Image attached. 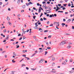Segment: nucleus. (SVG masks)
I'll use <instances>...</instances> for the list:
<instances>
[{
  "instance_id": "obj_1",
  "label": "nucleus",
  "mask_w": 74,
  "mask_h": 74,
  "mask_svg": "<svg viewBox=\"0 0 74 74\" xmlns=\"http://www.w3.org/2000/svg\"><path fill=\"white\" fill-rule=\"evenodd\" d=\"M33 4V3H32V2H30L29 3H26V4L27 6H28V5H30V4Z\"/></svg>"
},
{
  "instance_id": "obj_2",
  "label": "nucleus",
  "mask_w": 74,
  "mask_h": 74,
  "mask_svg": "<svg viewBox=\"0 0 74 74\" xmlns=\"http://www.w3.org/2000/svg\"><path fill=\"white\" fill-rule=\"evenodd\" d=\"M65 44H66L65 42L64 41H62L61 43L60 44V45H64Z\"/></svg>"
},
{
  "instance_id": "obj_3",
  "label": "nucleus",
  "mask_w": 74,
  "mask_h": 74,
  "mask_svg": "<svg viewBox=\"0 0 74 74\" xmlns=\"http://www.w3.org/2000/svg\"><path fill=\"white\" fill-rule=\"evenodd\" d=\"M51 71L53 73H55L56 72V70H55V69H52V71Z\"/></svg>"
},
{
  "instance_id": "obj_4",
  "label": "nucleus",
  "mask_w": 74,
  "mask_h": 74,
  "mask_svg": "<svg viewBox=\"0 0 74 74\" xmlns=\"http://www.w3.org/2000/svg\"><path fill=\"white\" fill-rule=\"evenodd\" d=\"M45 11L47 14H49L51 12V11L49 10H46Z\"/></svg>"
},
{
  "instance_id": "obj_5",
  "label": "nucleus",
  "mask_w": 74,
  "mask_h": 74,
  "mask_svg": "<svg viewBox=\"0 0 74 74\" xmlns=\"http://www.w3.org/2000/svg\"><path fill=\"white\" fill-rule=\"evenodd\" d=\"M74 72V70H72L71 71L68 72V73H69V74H72V73H73Z\"/></svg>"
},
{
  "instance_id": "obj_6",
  "label": "nucleus",
  "mask_w": 74,
  "mask_h": 74,
  "mask_svg": "<svg viewBox=\"0 0 74 74\" xmlns=\"http://www.w3.org/2000/svg\"><path fill=\"white\" fill-rule=\"evenodd\" d=\"M59 24V22H54L53 23V24L54 25H58Z\"/></svg>"
},
{
  "instance_id": "obj_7",
  "label": "nucleus",
  "mask_w": 74,
  "mask_h": 74,
  "mask_svg": "<svg viewBox=\"0 0 74 74\" xmlns=\"http://www.w3.org/2000/svg\"><path fill=\"white\" fill-rule=\"evenodd\" d=\"M43 61H44L43 59L40 60L39 61V63H42V62H43Z\"/></svg>"
},
{
  "instance_id": "obj_8",
  "label": "nucleus",
  "mask_w": 74,
  "mask_h": 74,
  "mask_svg": "<svg viewBox=\"0 0 74 74\" xmlns=\"http://www.w3.org/2000/svg\"><path fill=\"white\" fill-rule=\"evenodd\" d=\"M9 38V35H8L7 36V37L5 38V40H8Z\"/></svg>"
},
{
  "instance_id": "obj_9",
  "label": "nucleus",
  "mask_w": 74,
  "mask_h": 74,
  "mask_svg": "<svg viewBox=\"0 0 74 74\" xmlns=\"http://www.w3.org/2000/svg\"><path fill=\"white\" fill-rule=\"evenodd\" d=\"M22 7L23 9H25V7H26V5H23V6H22Z\"/></svg>"
},
{
  "instance_id": "obj_10",
  "label": "nucleus",
  "mask_w": 74,
  "mask_h": 74,
  "mask_svg": "<svg viewBox=\"0 0 74 74\" xmlns=\"http://www.w3.org/2000/svg\"><path fill=\"white\" fill-rule=\"evenodd\" d=\"M40 30H41V31H40V32H43V30H42V29L40 28L39 29V31H40Z\"/></svg>"
},
{
  "instance_id": "obj_11",
  "label": "nucleus",
  "mask_w": 74,
  "mask_h": 74,
  "mask_svg": "<svg viewBox=\"0 0 74 74\" xmlns=\"http://www.w3.org/2000/svg\"><path fill=\"white\" fill-rule=\"evenodd\" d=\"M7 20L8 21H10V18L8 17V16H7Z\"/></svg>"
},
{
  "instance_id": "obj_12",
  "label": "nucleus",
  "mask_w": 74,
  "mask_h": 74,
  "mask_svg": "<svg viewBox=\"0 0 74 74\" xmlns=\"http://www.w3.org/2000/svg\"><path fill=\"white\" fill-rule=\"evenodd\" d=\"M52 16H54L53 15V14H52V15H50L49 17L50 18H52Z\"/></svg>"
},
{
  "instance_id": "obj_13",
  "label": "nucleus",
  "mask_w": 74,
  "mask_h": 74,
  "mask_svg": "<svg viewBox=\"0 0 74 74\" xmlns=\"http://www.w3.org/2000/svg\"><path fill=\"white\" fill-rule=\"evenodd\" d=\"M55 60V58L54 57H53L52 58L51 60L52 61H54Z\"/></svg>"
},
{
  "instance_id": "obj_14",
  "label": "nucleus",
  "mask_w": 74,
  "mask_h": 74,
  "mask_svg": "<svg viewBox=\"0 0 74 74\" xmlns=\"http://www.w3.org/2000/svg\"><path fill=\"white\" fill-rule=\"evenodd\" d=\"M65 25L66 24L64 23H62V27H64V25Z\"/></svg>"
},
{
  "instance_id": "obj_15",
  "label": "nucleus",
  "mask_w": 74,
  "mask_h": 74,
  "mask_svg": "<svg viewBox=\"0 0 74 74\" xmlns=\"http://www.w3.org/2000/svg\"><path fill=\"white\" fill-rule=\"evenodd\" d=\"M22 66V67H23V66H26V65H25V64H22L21 65Z\"/></svg>"
},
{
  "instance_id": "obj_16",
  "label": "nucleus",
  "mask_w": 74,
  "mask_h": 74,
  "mask_svg": "<svg viewBox=\"0 0 74 74\" xmlns=\"http://www.w3.org/2000/svg\"><path fill=\"white\" fill-rule=\"evenodd\" d=\"M35 25H36V27H37L38 26V25H37V23H35Z\"/></svg>"
},
{
  "instance_id": "obj_17",
  "label": "nucleus",
  "mask_w": 74,
  "mask_h": 74,
  "mask_svg": "<svg viewBox=\"0 0 74 74\" xmlns=\"http://www.w3.org/2000/svg\"><path fill=\"white\" fill-rule=\"evenodd\" d=\"M38 11V12L39 13L41 12V9H40V8H39Z\"/></svg>"
},
{
  "instance_id": "obj_18",
  "label": "nucleus",
  "mask_w": 74,
  "mask_h": 74,
  "mask_svg": "<svg viewBox=\"0 0 74 74\" xmlns=\"http://www.w3.org/2000/svg\"><path fill=\"white\" fill-rule=\"evenodd\" d=\"M12 63H15V62H16L15 61H14V59L12 60Z\"/></svg>"
},
{
  "instance_id": "obj_19",
  "label": "nucleus",
  "mask_w": 74,
  "mask_h": 74,
  "mask_svg": "<svg viewBox=\"0 0 74 74\" xmlns=\"http://www.w3.org/2000/svg\"><path fill=\"white\" fill-rule=\"evenodd\" d=\"M16 47H16V48H19V45H16Z\"/></svg>"
},
{
  "instance_id": "obj_20",
  "label": "nucleus",
  "mask_w": 74,
  "mask_h": 74,
  "mask_svg": "<svg viewBox=\"0 0 74 74\" xmlns=\"http://www.w3.org/2000/svg\"><path fill=\"white\" fill-rule=\"evenodd\" d=\"M62 64H66V62H64L62 63Z\"/></svg>"
},
{
  "instance_id": "obj_21",
  "label": "nucleus",
  "mask_w": 74,
  "mask_h": 74,
  "mask_svg": "<svg viewBox=\"0 0 74 74\" xmlns=\"http://www.w3.org/2000/svg\"><path fill=\"white\" fill-rule=\"evenodd\" d=\"M3 32L4 33H6V32H7V30L6 29H5L3 31Z\"/></svg>"
},
{
  "instance_id": "obj_22",
  "label": "nucleus",
  "mask_w": 74,
  "mask_h": 74,
  "mask_svg": "<svg viewBox=\"0 0 74 74\" xmlns=\"http://www.w3.org/2000/svg\"><path fill=\"white\" fill-rule=\"evenodd\" d=\"M71 46H68L67 48L68 49H70V48H71Z\"/></svg>"
},
{
  "instance_id": "obj_23",
  "label": "nucleus",
  "mask_w": 74,
  "mask_h": 74,
  "mask_svg": "<svg viewBox=\"0 0 74 74\" xmlns=\"http://www.w3.org/2000/svg\"><path fill=\"white\" fill-rule=\"evenodd\" d=\"M73 62V59H71L70 60V62Z\"/></svg>"
},
{
  "instance_id": "obj_24",
  "label": "nucleus",
  "mask_w": 74,
  "mask_h": 74,
  "mask_svg": "<svg viewBox=\"0 0 74 74\" xmlns=\"http://www.w3.org/2000/svg\"><path fill=\"white\" fill-rule=\"evenodd\" d=\"M45 55H46L47 54V53H48V52H47V51H45Z\"/></svg>"
},
{
  "instance_id": "obj_25",
  "label": "nucleus",
  "mask_w": 74,
  "mask_h": 74,
  "mask_svg": "<svg viewBox=\"0 0 74 74\" xmlns=\"http://www.w3.org/2000/svg\"><path fill=\"white\" fill-rule=\"evenodd\" d=\"M58 12H62V13H63V11H58Z\"/></svg>"
},
{
  "instance_id": "obj_26",
  "label": "nucleus",
  "mask_w": 74,
  "mask_h": 74,
  "mask_svg": "<svg viewBox=\"0 0 74 74\" xmlns=\"http://www.w3.org/2000/svg\"><path fill=\"white\" fill-rule=\"evenodd\" d=\"M46 44H47V46H48V45H49L48 42H46Z\"/></svg>"
},
{
  "instance_id": "obj_27",
  "label": "nucleus",
  "mask_w": 74,
  "mask_h": 74,
  "mask_svg": "<svg viewBox=\"0 0 74 74\" xmlns=\"http://www.w3.org/2000/svg\"><path fill=\"white\" fill-rule=\"evenodd\" d=\"M47 48L48 49H51V48L49 47H47Z\"/></svg>"
},
{
  "instance_id": "obj_28",
  "label": "nucleus",
  "mask_w": 74,
  "mask_h": 74,
  "mask_svg": "<svg viewBox=\"0 0 74 74\" xmlns=\"http://www.w3.org/2000/svg\"><path fill=\"white\" fill-rule=\"evenodd\" d=\"M48 32V31L47 30L44 31V33H47V32Z\"/></svg>"
},
{
  "instance_id": "obj_29",
  "label": "nucleus",
  "mask_w": 74,
  "mask_h": 74,
  "mask_svg": "<svg viewBox=\"0 0 74 74\" xmlns=\"http://www.w3.org/2000/svg\"><path fill=\"white\" fill-rule=\"evenodd\" d=\"M68 6H69V7H71V4H70V3H69L68 4Z\"/></svg>"
},
{
  "instance_id": "obj_30",
  "label": "nucleus",
  "mask_w": 74,
  "mask_h": 74,
  "mask_svg": "<svg viewBox=\"0 0 74 74\" xmlns=\"http://www.w3.org/2000/svg\"><path fill=\"white\" fill-rule=\"evenodd\" d=\"M33 17V18L34 19H35V18H36V16H34Z\"/></svg>"
},
{
  "instance_id": "obj_31",
  "label": "nucleus",
  "mask_w": 74,
  "mask_h": 74,
  "mask_svg": "<svg viewBox=\"0 0 74 74\" xmlns=\"http://www.w3.org/2000/svg\"><path fill=\"white\" fill-rule=\"evenodd\" d=\"M55 62H53V63L52 64V66H55Z\"/></svg>"
},
{
  "instance_id": "obj_32",
  "label": "nucleus",
  "mask_w": 74,
  "mask_h": 74,
  "mask_svg": "<svg viewBox=\"0 0 74 74\" xmlns=\"http://www.w3.org/2000/svg\"><path fill=\"white\" fill-rule=\"evenodd\" d=\"M20 16H21V15H20V14H18V15H17V17H18V18H19V17Z\"/></svg>"
},
{
  "instance_id": "obj_33",
  "label": "nucleus",
  "mask_w": 74,
  "mask_h": 74,
  "mask_svg": "<svg viewBox=\"0 0 74 74\" xmlns=\"http://www.w3.org/2000/svg\"><path fill=\"white\" fill-rule=\"evenodd\" d=\"M18 0V1L17 2L18 3H20V2H21V0Z\"/></svg>"
},
{
  "instance_id": "obj_34",
  "label": "nucleus",
  "mask_w": 74,
  "mask_h": 74,
  "mask_svg": "<svg viewBox=\"0 0 74 74\" xmlns=\"http://www.w3.org/2000/svg\"><path fill=\"white\" fill-rule=\"evenodd\" d=\"M48 38H51V36H49L48 37Z\"/></svg>"
},
{
  "instance_id": "obj_35",
  "label": "nucleus",
  "mask_w": 74,
  "mask_h": 74,
  "mask_svg": "<svg viewBox=\"0 0 74 74\" xmlns=\"http://www.w3.org/2000/svg\"><path fill=\"white\" fill-rule=\"evenodd\" d=\"M71 21V19H69L68 20V21H69V22H70Z\"/></svg>"
},
{
  "instance_id": "obj_36",
  "label": "nucleus",
  "mask_w": 74,
  "mask_h": 74,
  "mask_svg": "<svg viewBox=\"0 0 74 74\" xmlns=\"http://www.w3.org/2000/svg\"><path fill=\"white\" fill-rule=\"evenodd\" d=\"M25 58L26 59H27V60H30V59H29V58L28 57H25Z\"/></svg>"
},
{
  "instance_id": "obj_37",
  "label": "nucleus",
  "mask_w": 74,
  "mask_h": 74,
  "mask_svg": "<svg viewBox=\"0 0 74 74\" xmlns=\"http://www.w3.org/2000/svg\"><path fill=\"white\" fill-rule=\"evenodd\" d=\"M40 20L41 21H43V19H42V18H40Z\"/></svg>"
},
{
  "instance_id": "obj_38",
  "label": "nucleus",
  "mask_w": 74,
  "mask_h": 74,
  "mask_svg": "<svg viewBox=\"0 0 74 74\" xmlns=\"http://www.w3.org/2000/svg\"><path fill=\"white\" fill-rule=\"evenodd\" d=\"M8 11H11V9H10V8H8Z\"/></svg>"
},
{
  "instance_id": "obj_39",
  "label": "nucleus",
  "mask_w": 74,
  "mask_h": 74,
  "mask_svg": "<svg viewBox=\"0 0 74 74\" xmlns=\"http://www.w3.org/2000/svg\"><path fill=\"white\" fill-rule=\"evenodd\" d=\"M23 40H24V39H25V38H26V37H25V36H23Z\"/></svg>"
},
{
  "instance_id": "obj_40",
  "label": "nucleus",
  "mask_w": 74,
  "mask_h": 74,
  "mask_svg": "<svg viewBox=\"0 0 74 74\" xmlns=\"http://www.w3.org/2000/svg\"><path fill=\"white\" fill-rule=\"evenodd\" d=\"M39 52L40 53H42V50H40L39 51Z\"/></svg>"
},
{
  "instance_id": "obj_41",
  "label": "nucleus",
  "mask_w": 74,
  "mask_h": 74,
  "mask_svg": "<svg viewBox=\"0 0 74 74\" xmlns=\"http://www.w3.org/2000/svg\"><path fill=\"white\" fill-rule=\"evenodd\" d=\"M65 15H67V14H68V12H65Z\"/></svg>"
},
{
  "instance_id": "obj_42",
  "label": "nucleus",
  "mask_w": 74,
  "mask_h": 74,
  "mask_svg": "<svg viewBox=\"0 0 74 74\" xmlns=\"http://www.w3.org/2000/svg\"><path fill=\"white\" fill-rule=\"evenodd\" d=\"M42 15H43V14H42V13H41V14L40 15V17H41V16Z\"/></svg>"
},
{
  "instance_id": "obj_43",
  "label": "nucleus",
  "mask_w": 74,
  "mask_h": 74,
  "mask_svg": "<svg viewBox=\"0 0 74 74\" xmlns=\"http://www.w3.org/2000/svg\"><path fill=\"white\" fill-rule=\"evenodd\" d=\"M43 19L44 20H47V18H45V17H44L43 18Z\"/></svg>"
},
{
  "instance_id": "obj_44",
  "label": "nucleus",
  "mask_w": 74,
  "mask_h": 74,
  "mask_svg": "<svg viewBox=\"0 0 74 74\" xmlns=\"http://www.w3.org/2000/svg\"><path fill=\"white\" fill-rule=\"evenodd\" d=\"M23 32L24 34H25V32H26V31H23Z\"/></svg>"
},
{
  "instance_id": "obj_45",
  "label": "nucleus",
  "mask_w": 74,
  "mask_h": 74,
  "mask_svg": "<svg viewBox=\"0 0 74 74\" xmlns=\"http://www.w3.org/2000/svg\"><path fill=\"white\" fill-rule=\"evenodd\" d=\"M26 55H23V56H24V57H25V58H26Z\"/></svg>"
},
{
  "instance_id": "obj_46",
  "label": "nucleus",
  "mask_w": 74,
  "mask_h": 74,
  "mask_svg": "<svg viewBox=\"0 0 74 74\" xmlns=\"http://www.w3.org/2000/svg\"><path fill=\"white\" fill-rule=\"evenodd\" d=\"M64 0V1H65V2H66V3H67L69 0Z\"/></svg>"
},
{
  "instance_id": "obj_47",
  "label": "nucleus",
  "mask_w": 74,
  "mask_h": 74,
  "mask_svg": "<svg viewBox=\"0 0 74 74\" xmlns=\"http://www.w3.org/2000/svg\"><path fill=\"white\" fill-rule=\"evenodd\" d=\"M53 26V24H51L50 25V26Z\"/></svg>"
},
{
  "instance_id": "obj_48",
  "label": "nucleus",
  "mask_w": 74,
  "mask_h": 74,
  "mask_svg": "<svg viewBox=\"0 0 74 74\" xmlns=\"http://www.w3.org/2000/svg\"><path fill=\"white\" fill-rule=\"evenodd\" d=\"M58 5L59 7L61 6V4H58Z\"/></svg>"
},
{
  "instance_id": "obj_49",
  "label": "nucleus",
  "mask_w": 74,
  "mask_h": 74,
  "mask_svg": "<svg viewBox=\"0 0 74 74\" xmlns=\"http://www.w3.org/2000/svg\"><path fill=\"white\" fill-rule=\"evenodd\" d=\"M63 5L64 6V7H66V6L67 5V4H64Z\"/></svg>"
},
{
  "instance_id": "obj_50",
  "label": "nucleus",
  "mask_w": 74,
  "mask_h": 74,
  "mask_svg": "<svg viewBox=\"0 0 74 74\" xmlns=\"http://www.w3.org/2000/svg\"><path fill=\"white\" fill-rule=\"evenodd\" d=\"M47 23L48 25L49 24V21H48L47 22Z\"/></svg>"
},
{
  "instance_id": "obj_51",
  "label": "nucleus",
  "mask_w": 74,
  "mask_h": 74,
  "mask_svg": "<svg viewBox=\"0 0 74 74\" xmlns=\"http://www.w3.org/2000/svg\"><path fill=\"white\" fill-rule=\"evenodd\" d=\"M37 5H38V6H39V5H40V4H39V3H38L37 4Z\"/></svg>"
},
{
  "instance_id": "obj_52",
  "label": "nucleus",
  "mask_w": 74,
  "mask_h": 74,
  "mask_svg": "<svg viewBox=\"0 0 74 74\" xmlns=\"http://www.w3.org/2000/svg\"><path fill=\"white\" fill-rule=\"evenodd\" d=\"M22 39V38L21 37L19 39V40H21Z\"/></svg>"
},
{
  "instance_id": "obj_53",
  "label": "nucleus",
  "mask_w": 74,
  "mask_h": 74,
  "mask_svg": "<svg viewBox=\"0 0 74 74\" xmlns=\"http://www.w3.org/2000/svg\"><path fill=\"white\" fill-rule=\"evenodd\" d=\"M26 69L27 70H29V68L27 67H26Z\"/></svg>"
},
{
  "instance_id": "obj_54",
  "label": "nucleus",
  "mask_w": 74,
  "mask_h": 74,
  "mask_svg": "<svg viewBox=\"0 0 74 74\" xmlns=\"http://www.w3.org/2000/svg\"><path fill=\"white\" fill-rule=\"evenodd\" d=\"M47 16H49V14H47L46 15Z\"/></svg>"
},
{
  "instance_id": "obj_55",
  "label": "nucleus",
  "mask_w": 74,
  "mask_h": 74,
  "mask_svg": "<svg viewBox=\"0 0 74 74\" xmlns=\"http://www.w3.org/2000/svg\"><path fill=\"white\" fill-rule=\"evenodd\" d=\"M2 4H3V3L1 2H0V5H2Z\"/></svg>"
},
{
  "instance_id": "obj_56",
  "label": "nucleus",
  "mask_w": 74,
  "mask_h": 74,
  "mask_svg": "<svg viewBox=\"0 0 74 74\" xmlns=\"http://www.w3.org/2000/svg\"><path fill=\"white\" fill-rule=\"evenodd\" d=\"M63 21H64V22H65V21H66V19L64 18L63 19Z\"/></svg>"
},
{
  "instance_id": "obj_57",
  "label": "nucleus",
  "mask_w": 74,
  "mask_h": 74,
  "mask_svg": "<svg viewBox=\"0 0 74 74\" xmlns=\"http://www.w3.org/2000/svg\"><path fill=\"white\" fill-rule=\"evenodd\" d=\"M69 45H71V44H72V43H69Z\"/></svg>"
},
{
  "instance_id": "obj_58",
  "label": "nucleus",
  "mask_w": 74,
  "mask_h": 74,
  "mask_svg": "<svg viewBox=\"0 0 74 74\" xmlns=\"http://www.w3.org/2000/svg\"><path fill=\"white\" fill-rule=\"evenodd\" d=\"M0 50L1 51H2V50H3V49L2 48H0Z\"/></svg>"
},
{
  "instance_id": "obj_59",
  "label": "nucleus",
  "mask_w": 74,
  "mask_h": 74,
  "mask_svg": "<svg viewBox=\"0 0 74 74\" xmlns=\"http://www.w3.org/2000/svg\"><path fill=\"white\" fill-rule=\"evenodd\" d=\"M29 29H27V31H26V32H29Z\"/></svg>"
},
{
  "instance_id": "obj_60",
  "label": "nucleus",
  "mask_w": 74,
  "mask_h": 74,
  "mask_svg": "<svg viewBox=\"0 0 74 74\" xmlns=\"http://www.w3.org/2000/svg\"><path fill=\"white\" fill-rule=\"evenodd\" d=\"M72 29H74V26H72Z\"/></svg>"
},
{
  "instance_id": "obj_61",
  "label": "nucleus",
  "mask_w": 74,
  "mask_h": 74,
  "mask_svg": "<svg viewBox=\"0 0 74 74\" xmlns=\"http://www.w3.org/2000/svg\"><path fill=\"white\" fill-rule=\"evenodd\" d=\"M11 74H14V73L13 71L12 72V73Z\"/></svg>"
},
{
  "instance_id": "obj_62",
  "label": "nucleus",
  "mask_w": 74,
  "mask_h": 74,
  "mask_svg": "<svg viewBox=\"0 0 74 74\" xmlns=\"http://www.w3.org/2000/svg\"><path fill=\"white\" fill-rule=\"evenodd\" d=\"M35 40H36V41H38V39H35Z\"/></svg>"
},
{
  "instance_id": "obj_63",
  "label": "nucleus",
  "mask_w": 74,
  "mask_h": 74,
  "mask_svg": "<svg viewBox=\"0 0 74 74\" xmlns=\"http://www.w3.org/2000/svg\"><path fill=\"white\" fill-rule=\"evenodd\" d=\"M46 3L45 2V1H43L42 2L43 4H45Z\"/></svg>"
},
{
  "instance_id": "obj_64",
  "label": "nucleus",
  "mask_w": 74,
  "mask_h": 74,
  "mask_svg": "<svg viewBox=\"0 0 74 74\" xmlns=\"http://www.w3.org/2000/svg\"><path fill=\"white\" fill-rule=\"evenodd\" d=\"M25 27H26V25L25 24L24 25Z\"/></svg>"
}]
</instances>
